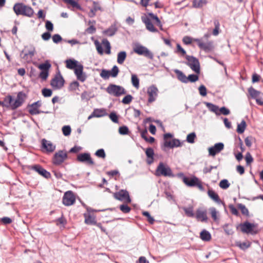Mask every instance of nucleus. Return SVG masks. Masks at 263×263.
Here are the masks:
<instances>
[{
	"label": "nucleus",
	"instance_id": "nucleus-27",
	"mask_svg": "<svg viewBox=\"0 0 263 263\" xmlns=\"http://www.w3.org/2000/svg\"><path fill=\"white\" fill-rule=\"evenodd\" d=\"M200 238L204 241H209L211 239V235L206 230H203L200 234Z\"/></svg>",
	"mask_w": 263,
	"mask_h": 263
},
{
	"label": "nucleus",
	"instance_id": "nucleus-42",
	"mask_svg": "<svg viewBox=\"0 0 263 263\" xmlns=\"http://www.w3.org/2000/svg\"><path fill=\"white\" fill-rule=\"evenodd\" d=\"M132 83L133 85L136 88L139 87V80L135 74L132 76Z\"/></svg>",
	"mask_w": 263,
	"mask_h": 263
},
{
	"label": "nucleus",
	"instance_id": "nucleus-43",
	"mask_svg": "<svg viewBox=\"0 0 263 263\" xmlns=\"http://www.w3.org/2000/svg\"><path fill=\"white\" fill-rule=\"evenodd\" d=\"M148 15L149 16L151 17L152 18L154 19V20H155L156 22V25L160 27L161 29H162V24L161 23V22L160 21V20L159 19V18L158 17V16L155 14H154L153 13H148Z\"/></svg>",
	"mask_w": 263,
	"mask_h": 263
},
{
	"label": "nucleus",
	"instance_id": "nucleus-30",
	"mask_svg": "<svg viewBox=\"0 0 263 263\" xmlns=\"http://www.w3.org/2000/svg\"><path fill=\"white\" fill-rule=\"evenodd\" d=\"M66 67L70 69H74L80 64L74 60H67L66 61Z\"/></svg>",
	"mask_w": 263,
	"mask_h": 263
},
{
	"label": "nucleus",
	"instance_id": "nucleus-3",
	"mask_svg": "<svg viewBox=\"0 0 263 263\" xmlns=\"http://www.w3.org/2000/svg\"><path fill=\"white\" fill-rule=\"evenodd\" d=\"M7 97H10L11 98L10 104H8V107L12 109H15L21 106L26 98V95L22 91L17 93L16 98L15 100H13L12 97L10 95H8Z\"/></svg>",
	"mask_w": 263,
	"mask_h": 263
},
{
	"label": "nucleus",
	"instance_id": "nucleus-1",
	"mask_svg": "<svg viewBox=\"0 0 263 263\" xmlns=\"http://www.w3.org/2000/svg\"><path fill=\"white\" fill-rule=\"evenodd\" d=\"M13 9L17 15H22L31 17L34 13L33 10L31 7L26 6L22 3L15 4Z\"/></svg>",
	"mask_w": 263,
	"mask_h": 263
},
{
	"label": "nucleus",
	"instance_id": "nucleus-36",
	"mask_svg": "<svg viewBox=\"0 0 263 263\" xmlns=\"http://www.w3.org/2000/svg\"><path fill=\"white\" fill-rule=\"evenodd\" d=\"M193 209V206H189L188 208H183V210H184L186 215L188 217H194L195 215Z\"/></svg>",
	"mask_w": 263,
	"mask_h": 263
},
{
	"label": "nucleus",
	"instance_id": "nucleus-58",
	"mask_svg": "<svg viewBox=\"0 0 263 263\" xmlns=\"http://www.w3.org/2000/svg\"><path fill=\"white\" fill-rule=\"evenodd\" d=\"M42 95L45 97H50L52 95V90L50 89L44 88L42 89Z\"/></svg>",
	"mask_w": 263,
	"mask_h": 263
},
{
	"label": "nucleus",
	"instance_id": "nucleus-46",
	"mask_svg": "<svg viewBox=\"0 0 263 263\" xmlns=\"http://www.w3.org/2000/svg\"><path fill=\"white\" fill-rule=\"evenodd\" d=\"M51 65L48 62H45L43 64H41L39 66V68L42 71L47 70L48 71L49 69L50 68Z\"/></svg>",
	"mask_w": 263,
	"mask_h": 263
},
{
	"label": "nucleus",
	"instance_id": "nucleus-22",
	"mask_svg": "<svg viewBox=\"0 0 263 263\" xmlns=\"http://www.w3.org/2000/svg\"><path fill=\"white\" fill-rule=\"evenodd\" d=\"M43 147L48 152H52L55 149V145H53L50 141L43 139L42 141Z\"/></svg>",
	"mask_w": 263,
	"mask_h": 263
},
{
	"label": "nucleus",
	"instance_id": "nucleus-4",
	"mask_svg": "<svg viewBox=\"0 0 263 263\" xmlns=\"http://www.w3.org/2000/svg\"><path fill=\"white\" fill-rule=\"evenodd\" d=\"M242 232L251 235H255L258 233L259 229L258 224L254 223H250L246 221L239 225Z\"/></svg>",
	"mask_w": 263,
	"mask_h": 263
},
{
	"label": "nucleus",
	"instance_id": "nucleus-29",
	"mask_svg": "<svg viewBox=\"0 0 263 263\" xmlns=\"http://www.w3.org/2000/svg\"><path fill=\"white\" fill-rule=\"evenodd\" d=\"M209 196L215 202L220 203L221 202L218 195L212 190H209L208 192Z\"/></svg>",
	"mask_w": 263,
	"mask_h": 263
},
{
	"label": "nucleus",
	"instance_id": "nucleus-54",
	"mask_svg": "<svg viewBox=\"0 0 263 263\" xmlns=\"http://www.w3.org/2000/svg\"><path fill=\"white\" fill-rule=\"evenodd\" d=\"M198 90H199V93L201 96L204 97L206 95V94H207L206 88L204 85H200L198 88Z\"/></svg>",
	"mask_w": 263,
	"mask_h": 263
},
{
	"label": "nucleus",
	"instance_id": "nucleus-16",
	"mask_svg": "<svg viewBox=\"0 0 263 263\" xmlns=\"http://www.w3.org/2000/svg\"><path fill=\"white\" fill-rule=\"evenodd\" d=\"M224 148V144L222 143H216L213 146L208 149L209 155L215 156L217 154L220 153Z\"/></svg>",
	"mask_w": 263,
	"mask_h": 263
},
{
	"label": "nucleus",
	"instance_id": "nucleus-37",
	"mask_svg": "<svg viewBox=\"0 0 263 263\" xmlns=\"http://www.w3.org/2000/svg\"><path fill=\"white\" fill-rule=\"evenodd\" d=\"M206 0H194L193 6L195 8L202 7L206 4Z\"/></svg>",
	"mask_w": 263,
	"mask_h": 263
},
{
	"label": "nucleus",
	"instance_id": "nucleus-55",
	"mask_svg": "<svg viewBox=\"0 0 263 263\" xmlns=\"http://www.w3.org/2000/svg\"><path fill=\"white\" fill-rule=\"evenodd\" d=\"M119 132L121 135H127L129 133V129L127 126H123L119 127Z\"/></svg>",
	"mask_w": 263,
	"mask_h": 263
},
{
	"label": "nucleus",
	"instance_id": "nucleus-39",
	"mask_svg": "<svg viewBox=\"0 0 263 263\" xmlns=\"http://www.w3.org/2000/svg\"><path fill=\"white\" fill-rule=\"evenodd\" d=\"M102 44H103V45L105 46V47L106 48V51H105L106 53L107 54H110L111 46H110V43L109 42V41L106 39H103L102 40Z\"/></svg>",
	"mask_w": 263,
	"mask_h": 263
},
{
	"label": "nucleus",
	"instance_id": "nucleus-6",
	"mask_svg": "<svg viewBox=\"0 0 263 263\" xmlns=\"http://www.w3.org/2000/svg\"><path fill=\"white\" fill-rule=\"evenodd\" d=\"M182 180L183 182L188 186H197L200 191L204 190L202 182L196 176L190 178L184 176Z\"/></svg>",
	"mask_w": 263,
	"mask_h": 263
},
{
	"label": "nucleus",
	"instance_id": "nucleus-45",
	"mask_svg": "<svg viewBox=\"0 0 263 263\" xmlns=\"http://www.w3.org/2000/svg\"><path fill=\"white\" fill-rule=\"evenodd\" d=\"M238 208L241 210L242 214L248 216L249 215V211L246 206L241 203L238 204Z\"/></svg>",
	"mask_w": 263,
	"mask_h": 263
},
{
	"label": "nucleus",
	"instance_id": "nucleus-34",
	"mask_svg": "<svg viewBox=\"0 0 263 263\" xmlns=\"http://www.w3.org/2000/svg\"><path fill=\"white\" fill-rule=\"evenodd\" d=\"M248 92L252 98L256 99L259 97L260 94V92L256 90L253 87H250L248 89Z\"/></svg>",
	"mask_w": 263,
	"mask_h": 263
},
{
	"label": "nucleus",
	"instance_id": "nucleus-64",
	"mask_svg": "<svg viewBox=\"0 0 263 263\" xmlns=\"http://www.w3.org/2000/svg\"><path fill=\"white\" fill-rule=\"evenodd\" d=\"M52 39L53 42L56 44L59 43L62 40L61 36L58 34H54L52 36Z\"/></svg>",
	"mask_w": 263,
	"mask_h": 263
},
{
	"label": "nucleus",
	"instance_id": "nucleus-35",
	"mask_svg": "<svg viewBox=\"0 0 263 263\" xmlns=\"http://www.w3.org/2000/svg\"><path fill=\"white\" fill-rule=\"evenodd\" d=\"M246 123L244 120H242L240 123L238 124L237 127V132L239 134H242L244 132L246 128Z\"/></svg>",
	"mask_w": 263,
	"mask_h": 263
},
{
	"label": "nucleus",
	"instance_id": "nucleus-56",
	"mask_svg": "<svg viewBox=\"0 0 263 263\" xmlns=\"http://www.w3.org/2000/svg\"><path fill=\"white\" fill-rule=\"evenodd\" d=\"M100 76L104 79H108L109 77L110 76V71L108 70L103 69L102 70L100 73Z\"/></svg>",
	"mask_w": 263,
	"mask_h": 263
},
{
	"label": "nucleus",
	"instance_id": "nucleus-49",
	"mask_svg": "<svg viewBox=\"0 0 263 263\" xmlns=\"http://www.w3.org/2000/svg\"><path fill=\"white\" fill-rule=\"evenodd\" d=\"M110 71V75L113 78L117 76L119 73V69L117 66H114Z\"/></svg>",
	"mask_w": 263,
	"mask_h": 263
},
{
	"label": "nucleus",
	"instance_id": "nucleus-21",
	"mask_svg": "<svg viewBox=\"0 0 263 263\" xmlns=\"http://www.w3.org/2000/svg\"><path fill=\"white\" fill-rule=\"evenodd\" d=\"M41 106V102L37 101L33 103L29 106V112L31 115H37L42 112L39 110V108Z\"/></svg>",
	"mask_w": 263,
	"mask_h": 263
},
{
	"label": "nucleus",
	"instance_id": "nucleus-14",
	"mask_svg": "<svg viewBox=\"0 0 263 263\" xmlns=\"http://www.w3.org/2000/svg\"><path fill=\"white\" fill-rule=\"evenodd\" d=\"M194 41L197 43L200 48L206 52L212 51L214 48V43L213 41H208L206 43H203L200 39H196Z\"/></svg>",
	"mask_w": 263,
	"mask_h": 263
},
{
	"label": "nucleus",
	"instance_id": "nucleus-51",
	"mask_svg": "<svg viewBox=\"0 0 263 263\" xmlns=\"http://www.w3.org/2000/svg\"><path fill=\"white\" fill-rule=\"evenodd\" d=\"M10 97H7L6 96L3 102L0 101V106L8 107V104H10Z\"/></svg>",
	"mask_w": 263,
	"mask_h": 263
},
{
	"label": "nucleus",
	"instance_id": "nucleus-18",
	"mask_svg": "<svg viewBox=\"0 0 263 263\" xmlns=\"http://www.w3.org/2000/svg\"><path fill=\"white\" fill-rule=\"evenodd\" d=\"M77 159L79 161L86 162L89 165H93L94 162L90 155L88 153H82L78 155Z\"/></svg>",
	"mask_w": 263,
	"mask_h": 263
},
{
	"label": "nucleus",
	"instance_id": "nucleus-13",
	"mask_svg": "<svg viewBox=\"0 0 263 263\" xmlns=\"http://www.w3.org/2000/svg\"><path fill=\"white\" fill-rule=\"evenodd\" d=\"M76 201V197L73 193L69 191L65 193L62 202L66 206H70L73 204Z\"/></svg>",
	"mask_w": 263,
	"mask_h": 263
},
{
	"label": "nucleus",
	"instance_id": "nucleus-50",
	"mask_svg": "<svg viewBox=\"0 0 263 263\" xmlns=\"http://www.w3.org/2000/svg\"><path fill=\"white\" fill-rule=\"evenodd\" d=\"M199 79V77L197 74H190L187 77V82H195L198 81Z\"/></svg>",
	"mask_w": 263,
	"mask_h": 263
},
{
	"label": "nucleus",
	"instance_id": "nucleus-11",
	"mask_svg": "<svg viewBox=\"0 0 263 263\" xmlns=\"http://www.w3.org/2000/svg\"><path fill=\"white\" fill-rule=\"evenodd\" d=\"M67 158V154L65 151H59L54 155L52 162L55 165H60Z\"/></svg>",
	"mask_w": 263,
	"mask_h": 263
},
{
	"label": "nucleus",
	"instance_id": "nucleus-7",
	"mask_svg": "<svg viewBox=\"0 0 263 263\" xmlns=\"http://www.w3.org/2000/svg\"><path fill=\"white\" fill-rule=\"evenodd\" d=\"M134 51L139 55H143L151 60L154 58L153 53L147 48L140 44H137L134 46Z\"/></svg>",
	"mask_w": 263,
	"mask_h": 263
},
{
	"label": "nucleus",
	"instance_id": "nucleus-5",
	"mask_svg": "<svg viewBox=\"0 0 263 263\" xmlns=\"http://www.w3.org/2000/svg\"><path fill=\"white\" fill-rule=\"evenodd\" d=\"M106 92L115 97H120L126 93L125 89L121 86L110 84L106 89Z\"/></svg>",
	"mask_w": 263,
	"mask_h": 263
},
{
	"label": "nucleus",
	"instance_id": "nucleus-38",
	"mask_svg": "<svg viewBox=\"0 0 263 263\" xmlns=\"http://www.w3.org/2000/svg\"><path fill=\"white\" fill-rule=\"evenodd\" d=\"M209 211L210 212V213H211V216H212V218H213V219L215 221H217L218 219V211L216 210V209L215 208H213V207L210 208Z\"/></svg>",
	"mask_w": 263,
	"mask_h": 263
},
{
	"label": "nucleus",
	"instance_id": "nucleus-26",
	"mask_svg": "<svg viewBox=\"0 0 263 263\" xmlns=\"http://www.w3.org/2000/svg\"><path fill=\"white\" fill-rule=\"evenodd\" d=\"M204 104L210 111L214 112L216 115H220L219 107L209 102H205Z\"/></svg>",
	"mask_w": 263,
	"mask_h": 263
},
{
	"label": "nucleus",
	"instance_id": "nucleus-48",
	"mask_svg": "<svg viewBox=\"0 0 263 263\" xmlns=\"http://www.w3.org/2000/svg\"><path fill=\"white\" fill-rule=\"evenodd\" d=\"M71 128L69 125H65L62 127V132L64 136H69L71 133Z\"/></svg>",
	"mask_w": 263,
	"mask_h": 263
},
{
	"label": "nucleus",
	"instance_id": "nucleus-41",
	"mask_svg": "<svg viewBox=\"0 0 263 263\" xmlns=\"http://www.w3.org/2000/svg\"><path fill=\"white\" fill-rule=\"evenodd\" d=\"M224 232L228 235H232L233 233L232 226L229 224H226L223 226Z\"/></svg>",
	"mask_w": 263,
	"mask_h": 263
},
{
	"label": "nucleus",
	"instance_id": "nucleus-9",
	"mask_svg": "<svg viewBox=\"0 0 263 263\" xmlns=\"http://www.w3.org/2000/svg\"><path fill=\"white\" fill-rule=\"evenodd\" d=\"M156 175L158 176H173L171 168L167 165H165L162 162L160 163L158 166L156 171Z\"/></svg>",
	"mask_w": 263,
	"mask_h": 263
},
{
	"label": "nucleus",
	"instance_id": "nucleus-17",
	"mask_svg": "<svg viewBox=\"0 0 263 263\" xmlns=\"http://www.w3.org/2000/svg\"><path fill=\"white\" fill-rule=\"evenodd\" d=\"M142 21L145 25L146 28L150 32H156L158 31L157 29L154 27L152 24L150 18L146 15H144L141 17Z\"/></svg>",
	"mask_w": 263,
	"mask_h": 263
},
{
	"label": "nucleus",
	"instance_id": "nucleus-23",
	"mask_svg": "<svg viewBox=\"0 0 263 263\" xmlns=\"http://www.w3.org/2000/svg\"><path fill=\"white\" fill-rule=\"evenodd\" d=\"M32 168L36 172H37L40 175L43 176V177L46 178H48L50 177V173L47 172L43 167H42L40 165H36L33 166Z\"/></svg>",
	"mask_w": 263,
	"mask_h": 263
},
{
	"label": "nucleus",
	"instance_id": "nucleus-62",
	"mask_svg": "<svg viewBox=\"0 0 263 263\" xmlns=\"http://www.w3.org/2000/svg\"><path fill=\"white\" fill-rule=\"evenodd\" d=\"M79 86V83L77 81H74L70 84L69 89L70 90H76L78 89Z\"/></svg>",
	"mask_w": 263,
	"mask_h": 263
},
{
	"label": "nucleus",
	"instance_id": "nucleus-40",
	"mask_svg": "<svg viewBox=\"0 0 263 263\" xmlns=\"http://www.w3.org/2000/svg\"><path fill=\"white\" fill-rule=\"evenodd\" d=\"M117 30L115 27H110L108 29L103 31V34L107 36H112L116 32Z\"/></svg>",
	"mask_w": 263,
	"mask_h": 263
},
{
	"label": "nucleus",
	"instance_id": "nucleus-8",
	"mask_svg": "<svg viewBox=\"0 0 263 263\" xmlns=\"http://www.w3.org/2000/svg\"><path fill=\"white\" fill-rule=\"evenodd\" d=\"M185 58L187 61L186 64L193 71L197 74L200 73V64L199 61L193 56L186 55Z\"/></svg>",
	"mask_w": 263,
	"mask_h": 263
},
{
	"label": "nucleus",
	"instance_id": "nucleus-33",
	"mask_svg": "<svg viewBox=\"0 0 263 263\" xmlns=\"http://www.w3.org/2000/svg\"><path fill=\"white\" fill-rule=\"evenodd\" d=\"M173 135L170 133H167L164 135V145L166 147H171V140H168V138H171Z\"/></svg>",
	"mask_w": 263,
	"mask_h": 263
},
{
	"label": "nucleus",
	"instance_id": "nucleus-44",
	"mask_svg": "<svg viewBox=\"0 0 263 263\" xmlns=\"http://www.w3.org/2000/svg\"><path fill=\"white\" fill-rule=\"evenodd\" d=\"M230 185V184L227 179L222 180L219 183V186L222 189H227Z\"/></svg>",
	"mask_w": 263,
	"mask_h": 263
},
{
	"label": "nucleus",
	"instance_id": "nucleus-31",
	"mask_svg": "<svg viewBox=\"0 0 263 263\" xmlns=\"http://www.w3.org/2000/svg\"><path fill=\"white\" fill-rule=\"evenodd\" d=\"M175 73L177 74L178 79L183 83H187V77L180 70H174Z\"/></svg>",
	"mask_w": 263,
	"mask_h": 263
},
{
	"label": "nucleus",
	"instance_id": "nucleus-47",
	"mask_svg": "<svg viewBox=\"0 0 263 263\" xmlns=\"http://www.w3.org/2000/svg\"><path fill=\"white\" fill-rule=\"evenodd\" d=\"M196 136L195 133H192L189 134L186 137V141L190 143H194V140Z\"/></svg>",
	"mask_w": 263,
	"mask_h": 263
},
{
	"label": "nucleus",
	"instance_id": "nucleus-63",
	"mask_svg": "<svg viewBox=\"0 0 263 263\" xmlns=\"http://www.w3.org/2000/svg\"><path fill=\"white\" fill-rule=\"evenodd\" d=\"M46 29L49 31H52L53 30V24L49 21H47L45 24Z\"/></svg>",
	"mask_w": 263,
	"mask_h": 263
},
{
	"label": "nucleus",
	"instance_id": "nucleus-20",
	"mask_svg": "<svg viewBox=\"0 0 263 263\" xmlns=\"http://www.w3.org/2000/svg\"><path fill=\"white\" fill-rule=\"evenodd\" d=\"M87 212L84 214L85 223L87 224H96L95 216L90 213V212L91 211V209L87 208Z\"/></svg>",
	"mask_w": 263,
	"mask_h": 263
},
{
	"label": "nucleus",
	"instance_id": "nucleus-52",
	"mask_svg": "<svg viewBox=\"0 0 263 263\" xmlns=\"http://www.w3.org/2000/svg\"><path fill=\"white\" fill-rule=\"evenodd\" d=\"M133 100V97L130 95H126L123 98L122 102L124 104H129Z\"/></svg>",
	"mask_w": 263,
	"mask_h": 263
},
{
	"label": "nucleus",
	"instance_id": "nucleus-61",
	"mask_svg": "<svg viewBox=\"0 0 263 263\" xmlns=\"http://www.w3.org/2000/svg\"><path fill=\"white\" fill-rule=\"evenodd\" d=\"M245 160L247 165H249L253 161V158L250 153H247L245 156Z\"/></svg>",
	"mask_w": 263,
	"mask_h": 263
},
{
	"label": "nucleus",
	"instance_id": "nucleus-12",
	"mask_svg": "<svg viewBox=\"0 0 263 263\" xmlns=\"http://www.w3.org/2000/svg\"><path fill=\"white\" fill-rule=\"evenodd\" d=\"M114 197L116 199L125 203H130L131 202L129 193L126 190H121L118 192L115 193L114 194Z\"/></svg>",
	"mask_w": 263,
	"mask_h": 263
},
{
	"label": "nucleus",
	"instance_id": "nucleus-28",
	"mask_svg": "<svg viewBox=\"0 0 263 263\" xmlns=\"http://www.w3.org/2000/svg\"><path fill=\"white\" fill-rule=\"evenodd\" d=\"M96 118H100L107 115L106 110L104 108H96L93 111Z\"/></svg>",
	"mask_w": 263,
	"mask_h": 263
},
{
	"label": "nucleus",
	"instance_id": "nucleus-25",
	"mask_svg": "<svg viewBox=\"0 0 263 263\" xmlns=\"http://www.w3.org/2000/svg\"><path fill=\"white\" fill-rule=\"evenodd\" d=\"M145 154L147 158V163L148 164H152L154 161V150L152 148H148L146 149Z\"/></svg>",
	"mask_w": 263,
	"mask_h": 263
},
{
	"label": "nucleus",
	"instance_id": "nucleus-53",
	"mask_svg": "<svg viewBox=\"0 0 263 263\" xmlns=\"http://www.w3.org/2000/svg\"><path fill=\"white\" fill-rule=\"evenodd\" d=\"M95 155L96 156L99 158H105L106 157V154L104 152V150L102 148L99 149L96 151Z\"/></svg>",
	"mask_w": 263,
	"mask_h": 263
},
{
	"label": "nucleus",
	"instance_id": "nucleus-10",
	"mask_svg": "<svg viewBox=\"0 0 263 263\" xmlns=\"http://www.w3.org/2000/svg\"><path fill=\"white\" fill-rule=\"evenodd\" d=\"M148 102L152 103L155 101L158 96L159 90L155 85H151L147 89Z\"/></svg>",
	"mask_w": 263,
	"mask_h": 263
},
{
	"label": "nucleus",
	"instance_id": "nucleus-32",
	"mask_svg": "<svg viewBox=\"0 0 263 263\" xmlns=\"http://www.w3.org/2000/svg\"><path fill=\"white\" fill-rule=\"evenodd\" d=\"M127 54L125 51H121L119 52L118 53L117 55V62L119 64H122L126 58Z\"/></svg>",
	"mask_w": 263,
	"mask_h": 263
},
{
	"label": "nucleus",
	"instance_id": "nucleus-24",
	"mask_svg": "<svg viewBox=\"0 0 263 263\" xmlns=\"http://www.w3.org/2000/svg\"><path fill=\"white\" fill-rule=\"evenodd\" d=\"M196 217L198 220H200L201 221H206L208 220L206 211L201 209L197 210Z\"/></svg>",
	"mask_w": 263,
	"mask_h": 263
},
{
	"label": "nucleus",
	"instance_id": "nucleus-60",
	"mask_svg": "<svg viewBox=\"0 0 263 263\" xmlns=\"http://www.w3.org/2000/svg\"><path fill=\"white\" fill-rule=\"evenodd\" d=\"M214 24H215V27L213 31V34L215 36H216L219 34V23L217 21H215Z\"/></svg>",
	"mask_w": 263,
	"mask_h": 263
},
{
	"label": "nucleus",
	"instance_id": "nucleus-19",
	"mask_svg": "<svg viewBox=\"0 0 263 263\" xmlns=\"http://www.w3.org/2000/svg\"><path fill=\"white\" fill-rule=\"evenodd\" d=\"M74 73L77 76V79L81 82H84L86 79V76L83 73V66L82 64H80L74 69Z\"/></svg>",
	"mask_w": 263,
	"mask_h": 263
},
{
	"label": "nucleus",
	"instance_id": "nucleus-15",
	"mask_svg": "<svg viewBox=\"0 0 263 263\" xmlns=\"http://www.w3.org/2000/svg\"><path fill=\"white\" fill-rule=\"evenodd\" d=\"M64 84V80L61 75H57L51 81V86L55 89L62 87Z\"/></svg>",
	"mask_w": 263,
	"mask_h": 263
},
{
	"label": "nucleus",
	"instance_id": "nucleus-59",
	"mask_svg": "<svg viewBox=\"0 0 263 263\" xmlns=\"http://www.w3.org/2000/svg\"><path fill=\"white\" fill-rule=\"evenodd\" d=\"M120 209L122 212L124 213H128L130 211V208L126 204L121 205L120 206Z\"/></svg>",
	"mask_w": 263,
	"mask_h": 263
},
{
	"label": "nucleus",
	"instance_id": "nucleus-2",
	"mask_svg": "<svg viewBox=\"0 0 263 263\" xmlns=\"http://www.w3.org/2000/svg\"><path fill=\"white\" fill-rule=\"evenodd\" d=\"M36 53L35 48L32 45L26 46L21 51L20 56L25 62L29 63L32 61L33 57Z\"/></svg>",
	"mask_w": 263,
	"mask_h": 263
},
{
	"label": "nucleus",
	"instance_id": "nucleus-57",
	"mask_svg": "<svg viewBox=\"0 0 263 263\" xmlns=\"http://www.w3.org/2000/svg\"><path fill=\"white\" fill-rule=\"evenodd\" d=\"M171 146L170 148H173L174 147H178V146H180L181 145L180 141L176 139H173L171 140Z\"/></svg>",
	"mask_w": 263,
	"mask_h": 263
}]
</instances>
